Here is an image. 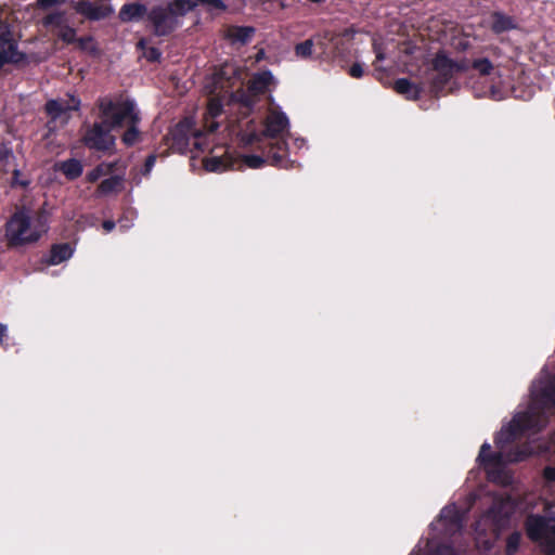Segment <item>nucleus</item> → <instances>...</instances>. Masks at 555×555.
I'll list each match as a JSON object with an SVG mask.
<instances>
[{"label":"nucleus","mask_w":555,"mask_h":555,"mask_svg":"<svg viewBox=\"0 0 555 555\" xmlns=\"http://www.w3.org/2000/svg\"><path fill=\"white\" fill-rule=\"evenodd\" d=\"M554 405L555 376L546 375L532 385L528 409L517 413L496 436L498 452L491 453L490 446L482 444L478 460L490 481L502 486L512 483V475L506 470L505 464L522 461L528 451L508 449L509 444L526 434H535L544 428L547 424V411Z\"/></svg>","instance_id":"obj_1"},{"label":"nucleus","mask_w":555,"mask_h":555,"mask_svg":"<svg viewBox=\"0 0 555 555\" xmlns=\"http://www.w3.org/2000/svg\"><path fill=\"white\" fill-rule=\"evenodd\" d=\"M288 118L284 113L270 109L262 132L250 133L247 143H263L264 145L261 149L267 154L268 159H271L270 164L278 166L287 155V143L284 140V134L288 130Z\"/></svg>","instance_id":"obj_2"},{"label":"nucleus","mask_w":555,"mask_h":555,"mask_svg":"<svg viewBox=\"0 0 555 555\" xmlns=\"http://www.w3.org/2000/svg\"><path fill=\"white\" fill-rule=\"evenodd\" d=\"M528 537L540 544L546 555H555V502L548 503L543 515H530L526 520Z\"/></svg>","instance_id":"obj_3"},{"label":"nucleus","mask_w":555,"mask_h":555,"mask_svg":"<svg viewBox=\"0 0 555 555\" xmlns=\"http://www.w3.org/2000/svg\"><path fill=\"white\" fill-rule=\"evenodd\" d=\"M42 224L38 219V224L30 221V211L18 209L7 222L5 236L12 246L25 243L36 242L43 232Z\"/></svg>","instance_id":"obj_4"},{"label":"nucleus","mask_w":555,"mask_h":555,"mask_svg":"<svg viewBox=\"0 0 555 555\" xmlns=\"http://www.w3.org/2000/svg\"><path fill=\"white\" fill-rule=\"evenodd\" d=\"M101 117L113 128L122 125L138 124L140 118L130 101L115 103L112 100L101 99L99 101Z\"/></svg>","instance_id":"obj_5"},{"label":"nucleus","mask_w":555,"mask_h":555,"mask_svg":"<svg viewBox=\"0 0 555 555\" xmlns=\"http://www.w3.org/2000/svg\"><path fill=\"white\" fill-rule=\"evenodd\" d=\"M264 158L258 155L244 156L236 159L225 154L223 156H212L204 160V167L208 171L222 172L228 169H240L243 165L249 168H259L264 164Z\"/></svg>","instance_id":"obj_6"},{"label":"nucleus","mask_w":555,"mask_h":555,"mask_svg":"<svg viewBox=\"0 0 555 555\" xmlns=\"http://www.w3.org/2000/svg\"><path fill=\"white\" fill-rule=\"evenodd\" d=\"M112 127L102 120L101 122L93 124L83 135V143L87 147L109 152L115 145V137L111 133Z\"/></svg>","instance_id":"obj_7"},{"label":"nucleus","mask_w":555,"mask_h":555,"mask_svg":"<svg viewBox=\"0 0 555 555\" xmlns=\"http://www.w3.org/2000/svg\"><path fill=\"white\" fill-rule=\"evenodd\" d=\"M24 54L17 50V42L9 23L0 16V68L9 63L23 61Z\"/></svg>","instance_id":"obj_8"},{"label":"nucleus","mask_w":555,"mask_h":555,"mask_svg":"<svg viewBox=\"0 0 555 555\" xmlns=\"http://www.w3.org/2000/svg\"><path fill=\"white\" fill-rule=\"evenodd\" d=\"M275 85V79L270 70L256 73L247 83V93H242L240 101L246 107H251L259 95L267 93L271 86Z\"/></svg>","instance_id":"obj_9"},{"label":"nucleus","mask_w":555,"mask_h":555,"mask_svg":"<svg viewBox=\"0 0 555 555\" xmlns=\"http://www.w3.org/2000/svg\"><path fill=\"white\" fill-rule=\"evenodd\" d=\"M147 20L153 27V34L157 37L170 35L180 25L166 7L162 5L152 8L147 13Z\"/></svg>","instance_id":"obj_10"},{"label":"nucleus","mask_w":555,"mask_h":555,"mask_svg":"<svg viewBox=\"0 0 555 555\" xmlns=\"http://www.w3.org/2000/svg\"><path fill=\"white\" fill-rule=\"evenodd\" d=\"M452 68V60L443 52H438L433 60V69L436 72L435 77H433V88L436 92L442 90L451 80L454 75Z\"/></svg>","instance_id":"obj_11"},{"label":"nucleus","mask_w":555,"mask_h":555,"mask_svg":"<svg viewBox=\"0 0 555 555\" xmlns=\"http://www.w3.org/2000/svg\"><path fill=\"white\" fill-rule=\"evenodd\" d=\"M199 135V132L193 129V121L189 118L180 121L171 131L172 137V145L178 150L182 151L186 149L190 144V140H194V145L199 147L196 142V138Z\"/></svg>","instance_id":"obj_12"},{"label":"nucleus","mask_w":555,"mask_h":555,"mask_svg":"<svg viewBox=\"0 0 555 555\" xmlns=\"http://www.w3.org/2000/svg\"><path fill=\"white\" fill-rule=\"evenodd\" d=\"M80 101L72 99V104H64L61 99L50 100L46 104V111L52 120L61 118V121L65 124L68 119L69 111H77L79 108Z\"/></svg>","instance_id":"obj_13"},{"label":"nucleus","mask_w":555,"mask_h":555,"mask_svg":"<svg viewBox=\"0 0 555 555\" xmlns=\"http://www.w3.org/2000/svg\"><path fill=\"white\" fill-rule=\"evenodd\" d=\"M75 11L89 20L99 21L111 13V9L103 5H94L89 1L80 0L73 4Z\"/></svg>","instance_id":"obj_14"},{"label":"nucleus","mask_w":555,"mask_h":555,"mask_svg":"<svg viewBox=\"0 0 555 555\" xmlns=\"http://www.w3.org/2000/svg\"><path fill=\"white\" fill-rule=\"evenodd\" d=\"M511 513V506L507 502L494 503L489 509L486 518L494 522L495 529H501L505 526Z\"/></svg>","instance_id":"obj_15"},{"label":"nucleus","mask_w":555,"mask_h":555,"mask_svg":"<svg viewBox=\"0 0 555 555\" xmlns=\"http://www.w3.org/2000/svg\"><path fill=\"white\" fill-rule=\"evenodd\" d=\"M256 29L251 26H230L225 30V37L233 42L246 44L249 42Z\"/></svg>","instance_id":"obj_16"},{"label":"nucleus","mask_w":555,"mask_h":555,"mask_svg":"<svg viewBox=\"0 0 555 555\" xmlns=\"http://www.w3.org/2000/svg\"><path fill=\"white\" fill-rule=\"evenodd\" d=\"M56 171L62 172L68 180H75L81 176L83 167L80 160L70 158L54 165Z\"/></svg>","instance_id":"obj_17"},{"label":"nucleus","mask_w":555,"mask_h":555,"mask_svg":"<svg viewBox=\"0 0 555 555\" xmlns=\"http://www.w3.org/2000/svg\"><path fill=\"white\" fill-rule=\"evenodd\" d=\"M147 13L144 4L128 3L121 7L119 11V18L122 22L139 21Z\"/></svg>","instance_id":"obj_18"},{"label":"nucleus","mask_w":555,"mask_h":555,"mask_svg":"<svg viewBox=\"0 0 555 555\" xmlns=\"http://www.w3.org/2000/svg\"><path fill=\"white\" fill-rule=\"evenodd\" d=\"M439 521L444 522L450 531H456L462 528V515L455 506L444 507L440 513Z\"/></svg>","instance_id":"obj_19"},{"label":"nucleus","mask_w":555,"mask_h":555,"mask_svg":"<svg viewBox=\"0 0 555 555\" xmlns=\"http://www.w3.org/2000/svg\"><path fill=\"white\" fill-rule=\"evenodd\" d=\"M124 189V177L120 175H113L103 180L96 190L99 195L105 196L113 193H118Z\"/></svg>","instance_id":"obj_20"},{"label":"nucleus","mask_w":555,"mask_h":555,"mask_svg":"<svg viewBox=\"0 0 555 555\" xmlns=\"http://www.w3.org/2000/svg\"><path fill=\"white\" fill-rule=\"evenodd\" d=\"M397 93L404 95L408 100H417L421 95L422 88L412 85L406 78L397 79L393 83Z\"/></svg>","instance_id":"obj_21"},{"label":"nucleus","mask_w":555,"mask_h":555,"mask_svg":"<svg viewBox=\"0 0 555 555\" xmlns=\"http://www.w3.org/2000/svg\"><path fill=\"white\" fill-rule=\"evenodd\" d=\"M196 8V3L191 0H173L166 5V9L170 12V15L175 17L176 22H180L179 18L183 17L186 13L193 11Z\"/></svg>","instance_id":"obj_22"},{"label":"nucleus","mask_w":555,"mask_h":555,"mask_svg":"<svg viewBox=\"0 0 555 555\" xmlns=\"http://www.w3.org/2000/svg\"><path fill=\"white\" fill-rule=\"evenodd\" d=\"M72 248L68 244L54 245L48 259L49 264H59L72 256Z\"/></svg>","instance_id":"obj_23"},{"label":"nucleus","mask_w":555,"mask_h":555,"mask_svg":"<svg viewBox=\"0 0 555 555\" xmlns=\"http://www.w3.org/2000/svg\"><path fill=\"white\" fill-rule=\"evenodd\" d=\"M117 163H102L87 173V180L93 183L104 176L113 175Z\"/></svg>","instance_id":"obj_24"},{"label":"nucleus","mask_w":555,"mask_h":555,"mask_svg":"<svg viewBox=\"0 0 555 555\" xmlns=\"http://www.w3.org/2000/svg\"><path fill=\"white\" fill-rule=\"evenodd\" d=\"M515 28V24L512 17L506 16L502 13H494L492 15V30L496 34Z\"/></svg>","instance_id":"obj_25"},{"label":"nucleus","mask_w":555,"mask_h":555,"mask_svg":"<svg viewBox=\"0 0 555 555\" xmlns=\"http://www.w3.org/2000/svg\"><path fill=\"white\" fill-rule=\"evenodd\" d=\"M472 68L480 76H490L494 73L495 67L487 57L476 59L472 62Z\"/></svg>","instance_id":"obj_26"},{"label":"nucleus","mask_w":555,"mask_h":555,"mask_svg":"<svg viewBox=\"0 0 555 555\" xmlns=\"http://www.w3.org/2000/svg\"><path fill=\"white\" fill-rule=\"evenodd\" d=\"M15 160V156L10 147L5 144L0 143V170L9 171L12 163Z\"/></svg>","instance_id":"obj_27"},{"label":"nucleus","mask_w":555,"mask_h":555,"mask_svg":"<svg viewBox=\"0 0 555 555\" xmlns=\"http://www.w3.org/2000/svg\"><path fill=\"white\" fill-rule=\"evenodd\" d=\"M544 451L555 453V433H553L551 435L550 441L544 447ZM543 476L550 482L555 481V467H553V466L545 467L544 472H543Z\"/></svg>","instance_id":"obj_28"},{"label":"nucleus","mask_w":555,"mask_h":555,"mask_svg":"<svg viewBox=\"0 0 555 555\" xmlns=\"http://www.w3.org/2000/svg\"><path fill=\"white\" fill-rule=\"evenodd\" d=\"M76 43L81 51H85V52H88L91 54L98 53V48H96V44L92 37L79 38L76 40Z\"/></svg>","instance_id":"obj_29"},{"label":"nucleus","mask_w":555,"mask_h":555,"mask_svg":"<svg viewBox=\"0 0 555 555\" xmlns=\"http://www.w3.org/2000/svg\"><path fill=\"white\" fill-rule=\"evenodd\" d=\"M521 540V534L519 532H513L508 535L506 540V548L505 552L507 555H513L517 552Z\"/></svg>","instance_id":"obj_30"},{"label":"nucleus","mask_w":555,"mask_h":555,"mask_svg":"<svg viewBox=\"0 0 555 555\" xmlns=\"http://www.w3.org/2000/svg\"><path fill=\"white\" fill-rule=\"evenodd\" d=\"M313 42L311 39L305 40L295 47V53L297 56L307 59L312 54Z\"/></svg>","instance_id":"obj_31"},{"label":"nucleus","mask_w":555,"mask_h":555,"mask_svg":"<svg viewBox=\"0 0 555 555\" xmlns=\"http://www.w3.org/2000/svg\"><path fill=\"white\" fill-rule=\"evenodd\" d=\"M43 24L46 26H55V27H59L61 29L62 26H65L64 25V13H62V12H54V13H51V14L47 15L43 18Z\"/></svg>","instance_id":"obj_32"},{"label":"nucleus","mask_w":555,"mask_h":555,"mask_svg":"<svg viewBox=\"0 0 555 555\" xmlns=\"http://www.w3.org/2000/svg\"><path fill=\"white\" fill-rule=\"evenodd\" d=\"M139 138V130L137 128V124H130L128 126L127 131L122 135V142L126 145H133Z\"/></svg>","instance_id":"obj_33"},{"label":"nucleus","mask_w":555,"mask_h":555,"mask_svg":"<svg viewBox=\"0 0 555 555\" xmlns=\"http://www.w3.org/2000/svg\"><path fill=\"white\" fill-rule=\"evenodd\" d=\"M57 36L66 43H76V30L67 25L62 26Z\"/></svg>","instance_id":"obj_34"},{"label":"nucleus","mask_w":555,"mask_h":555,"mask_svg":"<svg viewBox=\"0 0 555 555\" xmlns=\"http://www.w3.org/2000/svg\"><path fill=\"white\" fill-rule=\"evenodd\" d=\"M222 112L221 102L218 99H210L207 105V114L206 116H210V118H216Z\"/></svg>","instance_id":"obj_35"},{"label":"nucleus","mask_w":555,"mask_h":555,"mask_svg":"<svg viewBox=\"0 0 555 555\" xmlns=\"http://www.w3.org/2000/svg\"><path fill=\"white\" fill-rule=\"evenodd\" d=\"M20 176H21V171L15 167L13 169V178H12V181H11V186L12 188L20 186V188L26 189L29 185V180L28 179H21Z\"/></svg>","instance_id":"obj_36"},{"label":"nucleus","mask_w":555,"mask_h":555,"mask_svg":"<svg viewBox=\"0 0 555 555\" xmlns=\"http://www.w3.org/2000/svg\"><path fill=\"white\" fill-rule=\"evenodd\" d=\"M143 56L150 62L159 61L162 53L157 48L149 47L144 52Z\"/></svg>","instance_id":"obj_37"},{"label":"nucleus","mask_w":555,"mask_h":555,"mask_svg":"<svg viewBox=\"0 0 555 555\" xmlns=\"http://www.w3.org/2000/svg\"><path fill=\"white\" fill-rule=\"evenodd\" d=\"M194 3H196V7L198 4L208 5L218 10H225L227 7L221 0H193Z\"/></svg>","instance_id":"obj_38"},{"label":"nucleus","mask_w":555,"mask_h":555,"mask_svg":"<svg viewBox=\"0 0 555 555\" xmlns=\"http://www.w3.org/2000/svg\"><path fill=\"white\" fill-rule=\"evenodd\" d=\"M452 67L454 74L460 72H467L469 68H472V63L469 64V62L466 60H462L460 62L452 60Z\"/></svg>","instance_id":"obj_39"},{"label":"nucleus","mask_w":555,"mask_h":555,"mask_svg":"<svg viewBox=\"0 0 555 555\" xmlns=\"http://www.w3.org/2000/svg\"><path fill=\"white\" fill-rule=\"evenodd\" d=\"M349 75L353 78H361L363 76V67L360 63H354L349 68Z\"/></svg>","instance_id":"obj_40"},{"label":"nucleus","mask_w":555,"mask_h":555,"mask_svg":"<svg viewBox=\"0 0 555 555\" xmlns=\"http://www.w3.org/2000/svg\"><path fill=\"white\" fill-rule=\"evenodd\" d=\"M219 125L215 121V118H210V116H205V128L208 132L212 133L218 129Z\"/></svg>","instance_id":"obj_41"},{"label":"nucleus","mask_w":555,"mask_h":555,"mask_svg":"<svg viewBox=\"0 0 555 555\" xmlns=\"http://www.w3.org/2000/svg\"><path fill=\"white\" fill-rule=\"evenodd\" d=\"M434 555H457L454 550L448 545H439Z\"/></svg>","instance_id":"obj_42"},{"label":"nucleus","mask_w":555,"mask_h":555,"mask_svg":"<svg viewBox=\"0 0 555 555\" xmlns=\"http://www.w3.org/2000/svg\"><path fill=\"white\" fill-rule=\"evenodd\" d=\"M38 5L42 9H48L56 4H62L66 2V0H37Z\"/></svg>","instance_id":"obj_43"},{"label":"nucleus","mask_w":555,"mask_h":555,"mask_svg":"<svg viewBox=\"0 0 555 555\" xmlns=\"http://www.w3.org/2000/svg\"><path fill=\"white\" fill-rule=\"evenodd\" d=\"M155 162H156L155 155L147 156L145 164H144V168H145L144 172L145 173H149L152 170L153 166L155 165Z\"/></svg>","instance_id":"obj_44"},{"label":"nucleus","mask_w":555,"mask_h":555,"mask_svg":"<svg viewBox=\"0 0 555 555\" xmlns=\"http://www.w3.org/2000/svg\"><path fill=\"white\" fill-rule=\"evenodd\" d=\"M115 228V222L112 221V220H105L103 222V229L106 231V232H111L113 229Z\"/></svg>","instance_id":"obj_45"},{"label":"nucleus","mask_w":555,"mask_h":555,"mask_svg":"<svg viewBox=\"0 0 555 555\" xmlns=\"http://www.w3.org/2000/svg\"><path fill=\"white\" fill-rule=\"evenodd\" d=\"M137 48L144 52L149 48L147 40L145 38H141L137 43Z\"/></svg>","instance_id":"obj_46"},{"label":"nucleus","mask_w":555,"mask_h":555,"mask_svg":"<svg viewBox=\"0 0 555 555\" xmlns=\"http://www.w3.org/2000/svg\"><path fill=\"white\" fill-rule=\"evenodd\" d=\"M5 334H7V326L4 324L0 323V344L1 345L3 344Z\"/></svg>","instance_id":"obj_47"},{"label":"nucleus","mask_w":555,"mask_h":555,"mask_svg":"<svg viewBox=\"0 0 555 555\" xmlns=\"http://www.w3.org/2000/svg\"><path fill=\"white\" fill-rule=\"evenodd\" d=\"M374 50L376 52V61H382L385 59L384 53L377 48V46H374Z\"/></svg>","instance_id":"obj_48"},{"label":"nucleus","mask_w":555,"mask_h":555,"mask_svg":"<svg viewBox=\"0 0 555 555\" xmlns=\"http://www.w3.org/2000/svg\"><path fill=\"white\" fill-rule=\"evenodd\" d=\"M72 99H76L75 96L70 95L67 99H61L64 104H72Z\"/></svg>","instance_id":"obj_49"},{"label":"nucleus","mask_w":555,"mask_h":555,"mask_svg":"<svg viewBox=\"0 0 555 555\" xmlns=\"http://www.w3.org/2000/svg\"><path fill=\"white\" fill-rule=\"evenodd\" d=\"M311 2H314V3H321L323 2L324 0H310Z\"/></svg>","instance_id":"obj_50"}]
</instances>
